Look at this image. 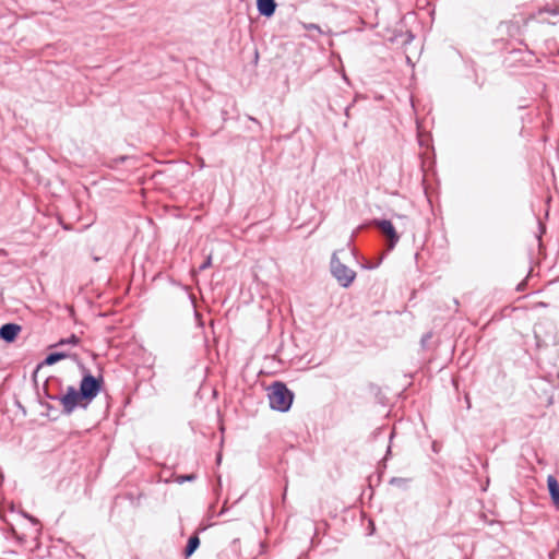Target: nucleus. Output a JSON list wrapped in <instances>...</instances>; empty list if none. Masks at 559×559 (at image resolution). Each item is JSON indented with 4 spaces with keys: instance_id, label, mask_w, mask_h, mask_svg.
Instances as JSON below:
<instances>
[{
    "instance_id": "f257e3e1",
    "label": "nucleus",
    "mask_w": 559,
    "mask_h": 559,
    "mask_svg": "<svg viewBox=\"0 0 559 559\" xmlns=\"http://www.w3.org/2000/svg\"><path fill=\"white\" fill-rule=\"evenodd\" d=\"M294 394L282 382H275L270 386L269 402L273 409L286 412L290 408Z\"/></svg>"
},
{
    "instance_id": "f03ea898",
    "label": "nucleus",
    "mask_w": 559,
    "mask_h": 559,
    "mask_svg": "<svg viewBox=\"0 0 559 559\" xmlns=\"http://www.w3.org/2000/svg\"><path fill=\"white\" fill-rule=\"evenodd\" d=\"M59 402L62 406V413L70 415L76 407L86 408L90 405L87 399L80 396V390L74 386H68L67 392L59 397Z\"/></svg>"
},
{
    "instance_id": "7ed1b4c3",
    "label": "nucleus",
    "mask_w": 559,
    "mask_h": 559,
    "mask_svg": "<svg viewBox=\"0 0 559 559\" xmlns=\"http://www.w3.org/2000/svg\"><path fill=\"white\" fill-rule=\"evenodd\" d=\"M331 273L343 287H348L356 277V272L340 261L337 252L331 259Z\"/></svg>"
},
{
    "instance_id": "20e7f679",
    "label": "nucleus",
    "mask_w": 559,
    "mask_h": 559,
    "mask_svg": "<svg viewBox=\"0 0 559 559\" xmlns=\"http://www.w3.org/2000/svg\"><path fill=\"white\" fill-rule=\"evenodd\" d=\"M100 386L102 378H95L91 373H86L80 383V396L87 399V401L91 403L100 391Z\"/></svg>"
},
{
    "instance_id": "39448f33",
    "label": "nucleus",
    "mask_w": 559,
    "mask_h": 559,
    "mask_svg": "<svg viewBox=\"0 0 559 559\" xmlns=\"http://www.w3.org/2000/svg\"><path fill=\"white\" fill-rule=\"evenodd\" d=\"M374 226L381 231V234L386 238L389 249H393L397 243L400 236L397 235L394 226L390 221H374Z\"/></svg>"
},
{
    "instance_id": "423d86ee",
    "label": "nucleus",
    "mask_w": 559,
    "mask_h": 559,
    "mask_svg": "<svg viewBox=\"0 0 559 559\" xmlns=\"http://www.w3.org/2000/svg\"><path fill=\"white\" fill-rule=\"evenodd\" d=\"M20 331V325L14 323H7L0 328V337L7 342H13Z\"/></svg>"
},
{
    "instance_id": "0eeeda50",
    "label": "nucleus",
    "mask_w": 559,
    "mask_h": 559,
    "mask_svg": "<svg viewBox=\"0 0 559 559\" xmlns=\"http://www.w3.org/2000/svg\"><path fill=\"white\" fill-rule=\"evenodd\" d=\"M257 8L261 15L272 16L276 9L275 0H257Z\"/></svg>"
},
{
    "instance_id": "6e6552de",
    "label": "nucleus",
    "mask_w": 559,
    "mask_h": 559,
    "mask_svg": "<svg viewBox=\"0 0 559 559\" xmlns=\"http://www.w3.org/2000/svg\"><path fill=\"white\" fill-rule=\"evenodd\" d=\"M547 484L554 504L556 507H559V484L557 479L552 476H549L547 479Z\"/></svg>"
},
{
    "instance_id": "1a4fd4ad",
    "label": "nucleus",
    "mask_w": 559,
    "mask_h": 559,
    "mask_svg": "<svg viewBox=\"0 0 559 559\" xmlns=\"http://www.w3.org/2000/svg\"><path fill=\"white\" fill-rule=\"evenodd\" d=\"M69 356L70 355L66 352H55V353L49 354L46 357L45 364L51 366V365L58 362L59 360L68 358Z\"/></svg>"
},
{
    "instance_id": "9d476101",
    "label": "nucleus",
    "mask_w": 559,
    "mask_h": 559,
    "mask_svg": "<svg viewBox=\"0 0 559 559\" xmlns=\"http://www.w3.org/2000/svg\"><path fill=\"white\" fill-rule=\"evenodd\" d=\"M199 545H200L199 537L197 535L191 536L188 540V545L185 550L186 556L187 557L191 556L197 550Z\"/></svg>"
},
{
    "instance_id": "9b49d317",
    "label": "nucleus",
    "mask_w": 559,
    "mask_h": 559,
    "mask_svg": "<svg viewBox=\"0 0 559 559\" xmlns=\"http://www.w3.org/2000/svg\"><path fill=\"white\" fill-rule=\"evenodd\" d=\"M80 342V338L72 334L70 337L68 338H62L60 340L55 346L58 347V346H63V345H72V346H75L78 345Z\"/></svg>"
},
{
    "instance_id": "f8f14e48",
    "label": "nucleus",
    "mask_w": 559,
    "mask_h": 559,
    "mask_svg": "<svg viewBox=\"0 0 559 559\" xmlns=\"http://www.w3.org/2000/svg\"><path fill=\"white\" fill-rule=\"evenodd\" d=\"M302 27L306 31H316L320 35L324 33L323 29L318 24L314 23H302Z\"/></svg>"
},
{
    "instance_id": "ddd939ff",
    "label": "nucleus",
    "mask_w": 559,
    "mask_h": 559,
    "mask_svg": "<svg viewBox=\"0 0 559 559\" xmlns=\"http://www.w3.org/2000/svg\"><path fill=\"white\" fill-rule=\"evenodd\" d=\"M390 483H391L392 485H395V486L401 487V486H403V485L406 483V479H404V478H397V477H394V478H392V479H391V481H390Z\"/></svg>"
},
{
    "instance_id": "4468645a",
    "label": "nucleus",
    "mask_w": 559,
    "mask_h": 559,
    "mask_svg": "<svg viewBox=\"0 0 559 559\" xmlns=\"http://www.w3.org/2000/svg\"><path fill=\"white\" fill-rule=\"evenodd\" d=\"M195 478V476L193 474H190V475H186V476H180L178 478V481L179 483H183L185 480H193Z\"/></svg>"
},
{
    "instance_id": "2eb2a0df",
    "label": "nucleus",
    "mask_w": 559,
    "mask_h": 559,
    "mask_svg": "<svg viewBox=\"0 0 559 559\" xmlns=\"http://www.w3.org/2000/svg\"><path fill=\"white\" fill-rule=\"evenodd\" d=\"M210 265H211V257H207V259L204 261V263L200 265V270H205Z\"/></svg>"
},
{
    "instance_id": "dca6fc26",
    "label": "nucleus",
    "mask_w": 559,
    "mask_h": 559,
    "mask_svg": "<svg viewBox=\"0 0 559 559\" xmlns=\"http://www.w3.org/2000/svg\"><path fill=\"white\" fill-rule=\"evenodd\" d=\"M25 516H26L31 522H33V523H35V524H37V523H38V521H37L35 518H33V516H31V515H25Z\"/></svg>"
},
{
    "instance_id": "f3484780",
    "label": "nucleus",
    "mask_w": 559,
    "mask_h": 559,
    "mask_svg": "<svg viewBox=\"0 0 559 559\" xmlns=\"http://www.w3.org/2000/svg\"><path fill=\"white\" fill-rule=\"evenodd\" d=\"M2 480H3V474L0 473V484L2 483Z\"/></svg>"
},
{
    "instance_id": "a211bd4d",
    "label": "nucleus",
    "mask_w": 559,
    "mask_h": 559,
    "mask_svg": "<svg viewBox=\"0 0 559 559\" xmlns=\"http://www.w3.org/2000/svg\"><path fill=\"white\" fill-rule=\"evenodd\" d=\"M559 13V10L558 11H552V14H558Z\"/></svg>"
}]
</instances>
